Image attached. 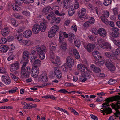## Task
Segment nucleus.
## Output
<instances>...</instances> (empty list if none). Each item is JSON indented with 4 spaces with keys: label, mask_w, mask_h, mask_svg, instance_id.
Segmentation results:
<instances>
[{
    "label": "nucleus",
    "mask_w": 120,
    "mask_h": 120,
    "mask_svg": "<svg viewBox=\"0 0 120 120\" xmlns=\"http://www.w3.org/2000/svg\"><path fill=\"white\" fill-rule=\"evenodd\" d=\"M22 44L24 45H29L31 44V41L29 40H24L22 41Z\"/></svg>",
    "instance_id": "nucleus-38"
},
{
    "label": "nucleus",
    "mask_w": 120,
    "mask_h": 120,
    "mask_svg": "<svg viewBox=\"0 0 120 120\" xmlns=\"http://www.w3.org/2000/svg\"><path fill=\"white\" fill-rule=\"evenodd\" d=\"M109 12L107 11H105L101 17H104L105 18H108L109 16Z\"/></svg>",
    "instance_id": "nucleus-43"
},
{
    "label": "nucleus",
    "mask_w": 120,
    "mask_h": 120,
    "mask_svg": "<svg viewBox=\"0 0 120 120\" xmlns=\"http://www.w3.org/2000/svg\"><path fill=\"white\" fill-rule=\"evenodd\" d=\"M75 10L73 8V7H71L69 9L68 14L69 16H72L74 13Z\"/></svg>",
    "instance_id": "nucleus-31"
},
{
    "label": "nucleus",
    "mask_w": 120,
    "mask_h": 120,
    "mask_svg": "<svg viewBox=\"0 0 120 120\" xmlns=\"http://www.w3.org/2000/svg\"><path fill=\"white\" fill-rule=\"evenodd\" d=\"M37 53L39 54V57L41 60L44 59L45 57V53L47 52L46 47L44 46H41L37 49Z\"/></svg>",
    "instance_id": "nucleus-4"
},
{
    "label": "nucleus",
    "mask_w": 120,
    "mask_h": 120,
    "mask_svg": "<svg viewBox=\"0 0 120 120\" xmlns=\"http://www.w3.org/2000/svg\"><path fill=\"white\" fill-rule=\"evenodd\" d=\"M30 54L29 52L25 50L23 53L22 58V59L23 64H26V65L28 63L29 57Z\"/></svg>",
    "instance_id": "nucleus-5"
},
{
    "label": "nucleus",
    "mask_w": 120,
    "mask_h": 120,
    "mask_svg": "<svg viewBox=\"0 0 120 120\" xmlns=\"http://www.w3.org/2000/svg\"><path fill=\"white\" fill-rule=\"evenodd\" d=\"M38 24H36L33 27L32 30L35 34H38L39 32L40 29Z\"/></svg>",
    "instance_id": "nucleus-15"
},
{
    "label": "nucleus",
    "mask_w": 120,
    "mask_h": 120,
    "mask_svg": "<svg viewBox=\"0 0 120 120\" xmlns=\"http://www.w3.org/2000/svg\"><path fill=\"white\" fill-rule=\"evenodd\" d=\"M90 24L89 21H87L84 24L83 26L85 27H88L90 25Z\"/></svg>",
    "instance_id": "nucleus-51"
},
{
    "label": "nucleus",
    "mask_w": 120,
    "mask_h": 120,
    "mask_svg": "<svg viewBox=\"0 0 120 120\" xmlns=\"http://www.w3.org/2000/svg\"><path fill=\"white\" fill-rule=\"evenodd\" d=\"M22 13L23 15L26 16H29L30 15V13L27 11H22Z\"/></svg>",
    "instance_id": "nucleus-60"
},
{
    "label": "nucleus",
    "mask_w": 120,
    "mask_h": 120,
    "mask_svg": "<svg viewBox=\"0 0 120 120\" xmlns=\"http://www.w3.org/2000/svg\"><path fill=\"white\" fill-rule=\"evenodd\" d=\"M64 38L62 36V33L61 32H60L59 33V38L58 40L59 42L62 44L63 43L65 42L64 40Z\"/></svg>",
    "instance_id": "nucleus-25"
},
{
    "label": "nucleus",
    "mask_w": 120,
    "mask_h": 120,
    "mask_svg": "<svg viewBox=\"0 0 120 120\" xmlns=\"http://www.w3.org/2000/svg\"><path fill=\"white\" fill-rule=\"evenodd\" d=\"M93 71L96 73H98L101 72V70L98 67H95L94 68V69Z\"/></svg>",
    "instance_id": "nucleus-48"
},
{
    "label": "nucleus",
    "mask_w": 120,
    "mask_h": 120,
    "mask_svg": "<svg viewBox=\"0 0 120 120\" xmlns=\"http://www.w3.org/2000/svg\"><path fill=\"white\" fill-rule=\"evenodd\" d=\"M39 73V71L35 70H31V76L34 78L36 77Z\"/></svg>",
    "instance_id": "nucleus-24"
},
{
    "label": "nucleus",
    "mask_w": 120,
    "mask_h": 120,
    "mask_svg": "<svg viewBox=\"0 0 120 120\" xmlns=\"http://www.w3.org/2000/svg\"><path fill=\"white\" fill-rule=\"evenodd\" d=\"M102 57L100 58V57L98 59H95L97 62V65L99 66L102 65L104 64V61H103L102 59Z\"/></svg>",
    "instance_id": "nucleus-30"
},
{
    "label": "nucleus",
    "mask_w": 120,
    "mask_h": 120,
    "mask_svg": "<svg viewBox=\"0 0 120 120\" xmlns=\"http://www.w3.org/2000/svg\"><path fill=\"white\" fill-rule=\"evenodd\" d=\"M74 43L76 46L78 48H79L81 44L80 40L79 39L77 40L74 41Z\"/></svg>",
    "instance_id": "nucleus-41"
},
{
    "label": "nucleus",
    "mask_w": 120,
    "mask_h": 120,
    "mask_svg": "<svg viewBox=\"0 0 120 120\" xmlns=\"http://www.w3.org/2000/svg\"><path fill=\"white\" fill-rule=\"evenodd\" d=\"M115 55H120V48H118L116 50L115 52Z\"/></svg>",
    "instance_id": "nucleus-54"
},
{
    "label": "nucleus",
    "mask_w": 120,
    "mask_h": 120,
    "mask_svg": "<svg viewBox=\"0 0 120 120\" xmlns=\"http://www.w3.org/2000/svg\"><path fill=\"white\" fill-rule=\"evenodd\" d=\"M51 60L52 62L56 65H57L60 64V60L59 57L57 56L55 60L53 58H51Z\"/></svg>",
    "instance_id": "nucleus-18"
},
{
    "label": "nucleus",
    "mask_w": 120,
    "mask_h": 120,
    "mask_svg": "<svg viewBox=\"0 0 120 120\" xmlns=\"http://www.w3.org/2000/svg\"><path fill=\"white\" fill-rule=\"evenodd\" d=\"M11 66L10 71L12 72H13L18 69L19 66V64L18 62L17 61L11 64Z\"/></svg>",
    "instance_id": "nucleus-8"
},
{
    "label": "nucleus",
    "mask_w": 120,
    "mask_h": 120,
    "mask_svg": "<svg viewBox=\"0 0 120 120\" xmlns=\"http://www.w3.org/2000/svg\"><path fill=\"white\" fill-rule=\"evenodd\" d=\"M78 69L82 72H83L85 70V68L81 64H78L77 66Z\"/></svg>",
    "instance_id": "nucleus-27"
},
{
    "label": "nucleus",
    "mask_w": 120,
    "mask_h": 120,
    "mask_svg": "<svg viewBox=\"0 0 120 120\" xmlns=\"http://www.w3.org/2000/svg\"><path fill=\"white\" fill-rule=\"evenodd\" d=\"M83 75L85 77L87 78V79H90L91 77L90 74L87 71L85 72Z\"/></svg>",
    "instance_id": "nucleus-40"
},
{
    "label": "nucleus",
    "mask_w": 120,
    "mask_h": 120,
    "mask_svg": "<svg viewBox=\"0 0 120 120\" xmlns=\"http://www.w3.org/2000/svg\"><path fill=\"white\" fill-rule=\"evenodd\" d=\"M89 21L90 23L91 24H93L94 23V19L93 17H91L90 18Z\"/></svg>",
    "instance_id": "nucleus-62"
},
{
    "label": "nucleus",
    "mask_w": 120,
    "mask_h": 120,
    "mask_svg": "<svg viewBox=\"0 0 120 120\" xmlns=\"http://www.w3.org/2000/svg\"><path fill=\"white\" fill-rule=\"evenodd\" d=\"M15 2L20 6H21L24 2L23 0H15Z\"/></svg>",
    "instance_id": "nucleus-45"
},
{
    "label": "nucleus",
    "mask_w": 120,
    "mask_h": 120,
    "mask_svg": "<svg viewBox=\"0 0 120 120\" xmlns=\"http://www.w3.org/2000/svg\"><path fill=\"white\" fill-rule=\"evenodd\" d=\"M101 48L106 49L108 50L109 51L111 49L112 47L111 45L109 43L107 42L104 43L103 44L102 46H101Z\"/></svg>",
    "instance_id": "nucleus-17"
},
{
    "label": "nucleus",
    "mask_w": 120,
    "mask_h": 120,
    "mask_svg": "<svg viewBox=\"0 0 120 120\" xmlns=\"http://www.w3.org/2000/svg\"><path fill=\"white\" fill-rule=\"evenodd\" d=\"M11 22L12 24L15 26H17L18 25V22L16 20L14 19H12L11 20Z\"/></svg>",
    "instance_id": "nucleus-42"
},
{
    "label": "nucleus",
    "mask_w": 120,
    "mask_h": 120,
    "mask_svg": "<svg viewBox=\"0 0 120 120\" xmlns=\"http://www.w3.org/2000/svg\"><path fill=\"white\" fill-rule=\"evenodd\" d=\"M59 27L57 25H54L52 27L51 29V31L55 32L56 34V33L59 30Z\"/></svg>",
    "instance_id": "nucleus-28"
},
{
    "label": "nucleus",
    "mask_w": 120,
    "mask_h": 120,
    "mask_svg": "<svg viewBox=\"0 0 120 120\" xmlns=\"http://www.w3.org/2000/svg\"><path fill=\"white\" fill-rule=\"evenodd\" d=\"M6 41V39L4 37L0 39V43L1 44H5Z\"/></svg>",
    "instance_id": "nucleus-46"
},
{
    "label": "nucleus",
    "mask_w": 120,
    "mask_h": 120,
    "mask_svg": "<svg viewBox=\"0 0 120 120\" xmlns=\"http://www.w3.org/2000/svg\"><path fill=\"white\" fill-rule=\"evenodd\" d=\"M92 32L94 33L95 35H98V30H97L96 28L93 29L92 30Z\"/></svg>",
    "instance_id": "nucleus-57"
},
{
    "label": "nucleus",
    "mask_w": 120,
    "mask_h": 120,
    "mask_svg": "<svg viewBox=\"0 0 120 120\" xmlns=\"http://www.w3.org/2000/svg\"><path fill=\"white\" fill-rule=\"evenodd\" d=\"M47 18L48 20L51 19H53L54 17V16L52 14H49L47 16Z\"/></svg>",
    "instance_id": "nucleus-50"
},
{
    "label": "nucleus",
    "mask_w": 120,
    "mask_h": 120,
    "mask_svg": "<svg viewBox=\"0 0 120 120\" xmlns=\"http://www.w3.org/2000/svg\"><path fill=\"white\" fill-rule=\"evenodd\" d=\"M3 82L6 85H9L11 82V80L9 77L6 75H3L2 78Z\"/></svg>",
    "instance_id": "nucleus-10"
},
{
    "label": "nucleus",
    "mask_w": 120,
    "mask_h": 120,
    "mask_svg": "<svg viewBox=\"0 0 120 120\" xmlns=\"http://www.w3.org/2000/svg\"><path fill=\"white\" fill-rule=\"evenodd\" d=\"M40 30L42 32H44L46 28L47 24L45 23L41 22L39 26Z\"/></svg>",
    "instance_id": "nucleus-20"
},
{
    "label": "nucleus",
    "mask_w": 120,
    "mask_h": 120,
    "mask_svg": "<svg viewBox=\"0 0 120 120\" xmlns=\"http://www.w3.org/2000/svg\"><path fill=\"white\" fill-rule=\"evenodd\" d=\"M107 68L111 71H114L115 69V67L113 64L109 66Z\"/></svg>",
    "instance_id": "nucleus-52"
},
{
    "label": "nucleus",
    "mask_w": 120,
    "mask_h": 120,
    "mask_svg": "<svg viewBox=\"0 0 120 120\" xmlns=\"http://www.w3.org/2000/svg\"><path fill=\"white\" fill-rule=\"evenodd\" d=\"M119 97L113 96L106 98L104 101H106V102L103 103L101 105L102 108H101V112L102 113L105 112L106 114L111 113L112 112V110L109 108V103L110 101H116L118 99Z\"/></svg>",
    "instance_id": "nucleus-1"
},
{
    "label": "nucleus",
    "mask_w": 120,
    "mask_h": 120,
    "mask_svg": "<svg viewBox=\"0 0 120 120\" xmlns=\"http://www.w3.org/2000/svg\"><path fill=\"white\" fill-rule=\"evenodd\" d=\"M38 54H39L37 53V52H36L34 50H32L30 57V61L31 62H33L37 58Z\"/></svg>",
    "instance_id": "nucleus-7"
},
{
    "label": "nucleus",
    "mask_w": 120,
    "mask_h": 120,
    "mask_svg": "<svg viewBox=\"0 0 120 120\" xmlns=\"http://www.w3.org/2000/svg\"><path fill=\"white\" fill-rule=\"evenodd\" d=\"M18 89L17 88L15 87L11 89L9 91V93H13L16 92L17 90Z\"/></svg>",
    "instance_id": "nucleus-47"
},
{
    "label": "nucleus",
    "mask_w": 120,
    "mask_h": 120,
    "mask_svg": "<svg viewBox=\"0 0 120 120\" xmlns=\"http://www.w3.org/2000/svg\"><path fill=\"white\" fill-rule=\"evenodd\" d=\"M32 32L31 30H28L25 31L23 34L24 36L26 38L30 37L32 35Z\"/></svg>",
    "instance_id": "nucleus-21"
},
{
    "label": "nucleus",
    "mask_w": 120,
    "mask_h": 120,
    "mask_svg": "<svg viewBox=\"0 0 120 120\" xmlns=\"http://www.w3.org/2000/svg\"><path fill=\"white\" fill-rule=\"evenodd\" d=\"M13 39L14 37L13 36H9L7 37L6 40L8 41H10L13 40Z\"/></svg>",
    "instance_id": "nucleus-58"
},
{
    "label": "nucleus",
    "mask_w": 120,
    "mask_h": 120,
    "mask_svg": "<svg viewBox=\"0 0 120 120\" xmlns=\"http://www.w3.org/2000/svg\"><path fill=\"white\" fill-rule=\"evenodd\" d=\"M54 71L55 75L58 78H60L62 77L61 72L58 67H55L54 68Z\"/></svg>",
    "instance_id": "nucleus-12"
},
{
    "label": "nucleus",
    "mask_w": 120,
    "mask_h": 120,
    "mask_svg": "<svg viewBox=\"0 0 120 120\" xmlns=\"http://www.w3.org/2000/svg\"><path fill=\"white\" fill-rule=\"evenodd\" d=\"M67 45L66 42L63 43L60 46V48L64 51L66 50L67 49Z\"/></svg>",
    "instance_id": "nucleus-34"
},
{
    "label": "nucleus",
    "mask_w": 120,
    "mask_h": 120,
    "mask_svg": "<svg viewBox=\"0 0 120 120\" xmlns=\"http://www.w3.org/2000/svg\"><path fill=\"white\" fill-rule=\"evenodd\" d=\"M51 9V7L49 6H48L45 7L43 9L42 12L45 15L48 14L50 11Z\"/></svg>",
    "instance_id": "nucleus-23"
},
{
    "label": "nucleus",
    "mask_w": 120,
    "mask_h": 120,
    "mask_svg": "<svg viewBox=\"0 0 120 120\" xmlns=\"http://www.w3.org/2000/svg\"><path fill=\"white\" fill-rule=\"evenodd\" d=\"M8 49V46L6 45H1L0 47V50L3 53L6 52Z\"/></svg>",
    "instance_id": "nucleus-19"
},
{
    "label": "nucleus",
    "mask_w": 120,
    "mask_h": 120,
    "mask_svg": "<svg viewBox=\"0 0 120 120\" xmlns=\"http://www.w3.org/2000/svg\"><path fill=\"white\" fill-rule=\"evenodd\" d=\"M33 65H37L38 66L40 65L41 64V62L40 60L38 59H36L34 60L33 62Z\"/></svg>",
    "instance_id": "nucleus-29"
},
{
    "label": "nucleus",
    "mask_w": 120,
    "mask_h": 120,
    "mask_svg": "<svg viewBox=\"0 0 120 120\" xmlns=\"http://www.w3.org/2000/svg\"><path fill=\"white\" fill-rule=\"evenodd\" d=\"M86 12V9L85 8H82L79 10L77 13L79 17L81 18H88V17L87 15H85Z\"/></svg>",
    "instance_id": "nucleus-6"
},
{
    "label": "nucleus",
    "mask_w": 120,
    "mask_h": 120,
    "mask_svg": "<svg viewBox=\"0 0 120 120\" xmlns=\"http://www.w3.org/2000/svg\"><path fill=\"white\" fill-rule=\"evenodd\" d=\"M111 40L116 45L120 47V42L119 41L113 38H112Z\"/></svg>",
    "instance_id": "nucleus-33"
},
{
    "label": "nucleus",
    "mask_w": 120,
    "mask_h": 120,
    "mask_svg": "<svg viewBox=\"0 0 120 120\" xmlns=\"http://www.w3.org/2000/svg\"><path fill=\"white\" fill-rule=\"evenodd\" d=\"M71 3H68V4H64V5L65 8L67 9L68 8L70 7V5Z\"/></svg>",
    "instance_id": "nucleus-63"
},
{
    "label": "nucleus",
    "mask_w": 120,
    "mask_h": 120,
    "mask_svg": "<svg viewBox=\"0 0 120 120\" xmlns=\"http://www.w3.org/2000/svg\"><path fill=\"white\" fill-rule=\"evenodd\" d=\"M116 82V81L115 80L110 79L109 80L108 83L109 84L112 85L114 84Z\"/></svg>",
    "instance_id": "nucleus-56"
},
{
    "label": "nucleus",
    "mask_w": 120,
    "mask_h": 120,
    "mask_svg": "<svg viewBox=\"0 0 120 120\" xmlns=\"http://www.w3.org/2000/svg\"><path fill=\"white\" fill-rule=\"evenodd\" d=\"M104 40L101 38H98V42L99 46L101 48L103 44L104 43Z\"/></svg>",
    "instance_id": "nucleus-32"
},
{
    "label": "nucleus",
    "mask_w": 120,
    "mask_h": 120,
    "mask_svg": "<svg viewBox=\"0 0 120 120\" xmlns=\"http://www.w3.org/2000/svg\"><path fill=\"white\" fill-rule=\"evenodd\" d=\"M55 35V32H54L51 30L49 31L48 33V36L50 38H52L54 37Z\"/></svg>",
    "instance_id": "nucleus-35"
},
{
    "label": "nucleus",
    "mask_w": 120,
    "mask_h": 120,
    "mask_svg": "<svg viewBox=\"0 0 120 120\" xmlns=\"http://www.w3.org/2000/svg\"><path fill=\"white\" fill-rule=\"evenodd\" d=\"M112 2L111 0H104L103 4L105 6H107L110 4Z\"/></svg>",
    "instance_id": "nucleus-36"
},
{
    "label": "nucleus",
    "mask_w": 120,
    "mask_h": 120,
    "mask_svg": "<svg viewBox=\"0 0 120 120\" xmlns=\"http://www.w3.org/2000/svg\"><path fill=\"white\" fill-rule=\"evenodd\" d=\"M85 48L89 52H91L94 49L95 44H93L89 43L86 46H85Z\"/></svg>",
    "instance_id": "nucleus-13"
},
{
    "label": "nucleus",
    "mask_w": 120,
    "mask_h": 120,
    "mask_svg": "<svg viewBox=\"0 0 120 120\" xmlns=\"http://www.w3.org/2000/svg\"><path fill=\"white\" fill-rule=\"evenodd\" d=\"M26 65V64H23L21 70V76L23 78H27L30 76V67H27L25 69Z\"/></svg>",
    "instance_id": "nucleus-3"
},
{
    "label": "nucleus",
    "mask_w": 120,
    "mask_h": 120,
    "mask_svg": "<svg viewBox=\"0 0 120 120\" xmlns=\"http://www.w3.org/2000/svg\"><path fill=\"white\" fill-rule=\"evenodd\" d=\"M98 34L102 38L105 37L107 35V33L106 30L102 28H100L98 30Z\"/></svg>",
    "instance_id": "nucleus-11"
},
{
    "label": "nucleus",
    "mask_w": 120,
    "mask_h": 120,
    "mask_svg": "<svg viewBox=\"0 0 120 120\" xmlns=\"http://www.w3.org/2000/svg\"><path fill=\"white\" fill-rule=\"evenodd\" d=\"M12 8L14 10H15L18 11L20 10L19 7V6L16 4H14L12 5Z\"/></svg>",
    "instance_id": "nucleus-44"
},
{
    "label": "nucleus",
    "mask_w": 120,
    "mask_h": 120,
    "mask_svg": "<svg viewBox=\"0 0 120 120\" xmlns=\"http://www.w3.org/2000/svg\"><path fill=\"white\" fill-rule=\"evenodd\" d=\"M53 19L57 23H59L61 21L60 18L59 17H54Z\"/></svg>",
    "instance_id": "nucleus-49"
},
{
    "label": "nucleus",
    "mask_w": 120,
    "mask_h": 120,
    "mask_svg": "<svg viewBox=\"0 0 120 120\" xmlns=\"http://www.w3.org/2000/svg\"><path fill=\"white\" fill-rule=\"evenodd\" d=\"M105 64L107 68H108V67H109V66H110L111 65L113 64L112 62L110 59L107 60Z\"/></svg>",
    "instance_id": "nucleus-37"
},
{
    "label": "nucleus",
    "mask_w": 120,
    "mask_h": 120,
    "mask_svg": "<svg viewBox=\"0 0 120 120\" xmlns=\"http://www.w3.org/2000/svg\"><path fill=\"white\" fill-rule=\"evenodd\" d=\"M103 100V98L102 97H98L97 98L96 101L97 102H101Z\"/></svg>",
    "instance_id": "nucleus-61"
},
{
    "label": "nucleus",
    "mask_w": 120,
    "mask_h": 120,
    "mask_svg": "<svg viewBox=\"0 0 120 120\" xmlns=\"http://www.w3.org/2000/svg\"><path fill=\"white\" fill-rule=\"evenodd\" d=\"M111 29L113 31L115 32H117L119 30V29L116 27H112L111 28Z\"/></svg>",
    "instance_id": "nucleus-64"
},
{
    "label": "nucleus",
    "mask_w": 120,
    "mask_h": 120,
    "mask_svg": "<svg viewBox=\"0 0 120 120\" xmlns=\"http://www.w3.org/2000/svg\"><path fill=\"white\" fill-rule=\"evenodd\" d=\"M95 59H98L100 57V58H101L102 56H100V55H98L99 54V52L97 51H94L92 53Z\"/></svg>",
    "instance_id": "nucleus-26"
},
{
    "label": "nucleus",
    "mask_w": 120,
    "mask_h": 120,
    "mask_svg": "<svg viewBox=\"0 0 120 120\" xmlns=\"http://www.w3.org/2000/svg\"><path fill=\"white\" fill-rule=\"evenodd\" d=\"M100 18L102 21L105 24L108 25L109 24V22L108 20L106 19V18H105L104 17H101Z\"/></svg>",
    "instance_id": "nucleus-39"
},
{
    "label": "nucleus",
    "mask_w": 120,
    "mask_h": 120,
    "mask_svg": "<svg viewBox=\"0 0 120 120\" xmlns=\"http://www.w3.org/2000/svg\"><path fill=\"white\" fill-rule=\"evenodd\" d=\"M104 55L105 57L109 58H111L113 59H116L117 58L115 55L112 54L111 53L109 52H105L104 53Z\"/></svg>",
    "instance_id": "nucleus-14"
},
{
    "label": "nucleus",
    "mask_w": 120,
    "mask_h": 120,
    "mask_svg": "<svg viewBox=\"0 0 120 120\" xmlns=\"http://www.w3.org/2000/svg\"><path fill=\"white\" fill-rule=\"evenodd\" d=\"M38 77L39 79H41L44 82H47L48 81L47 76L45 73H43L41 75H39Z\"/></svg>",
    "instance_id": "nucleus-16"
},
{
    "label": "nucleus",
    "mask_w": 120,
    "mask_h": 120,
    "mask_svg": "<svg viewBox=\"0 0 120 120\" xmlns=\"http://www.w3.org/2000/svg\"><path fill=\"white\" fill-rule=\"evenodd\" d=\"M118 94L120 95V93H118ZM115 96L119 97L117 101V102L115 104L112 103L111 104L112 107L113 109H114L116 111V112L114 114V116H113L116 117L117 118L118 117V116L120 115V111L118 109H120V96Z\"/></svg>",
    "instance_id": "nucleus-2"
},
{
    "label": "nucleus",
    "mask_w": 120,
    "mask_h": 120,
    "mask_svg": "<svg viewBox=\"0 0 120 120\" xmlns=\"http://www.w3.org/2000/svg\"><path fill=\"white\" fill-rule=\"evenodd\" d=\"M6 72L5 69L3 68H0V73L2 74L6 73Z\"/></svg>",
    "instance_id": "nucleus-55"
},
{
    "label": "nucleus",
    "mask_w": 120,
    "mask_h": 120,
    "mask_svg": "<svg viewBox=\"0 0 120 120\" xmlns=\"http://www.w3.org/2000/svg\"><path fill=\"white\" fill-rule=\"evenodd\" d=\"M66 63L67 66L71 68L74 65V60L71 57L68 56L66 58Z\"/></svg>",
    "instance_id": "nucleus-9"
},
{
    "label": "nucleus",
    "mask_w": 120,
    "mask_h": 120,
    "mask_svg": "<svg viewBox=\"0 0 120 120\" xmlns=\"http://www.w3.org/2000/svg\"><path fill=\"white\" fill-rule=\"evenodd\" d=\"M14 16L16 18L19 19H22L23 18L22 16L20 15L19 14L17 13L15 14Z\"/></svg>",
    "instance_id": "nucleus-53"
},
{
    "label": "nucleus",
    "mask_w": 120,
    "mask_h": 120,
    "mask_svg": "<svg viewBox=\"0 0 120 120\" xmlns=\"http://www.w3.org/2000/svg\"><path fill=\"white\" fill-rule=\"evenodd\" d=\"M114 14L115 15H118V10L116 8H114L113 10Z\"/></svg>",
    "instance_id": "nucleus-59"
},
{
    "label": "nucleus",
    "mask_w": 120,
    "mask_h": 120,
    "mask_svg": "<svg viewBox=\"0 0 120 120\" xmlns=\"http://www.w3.org/2000/svg\"><path fill=\"white\" fill-rule=\"evenodd\" d=\"M10 30L8 28L3 29L2 31V34L4 36H5L8 35L9 33Z\"/></svg>",
    "instance_id": "nucleus-22"
}]
</instances>
